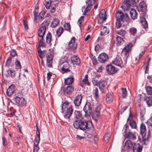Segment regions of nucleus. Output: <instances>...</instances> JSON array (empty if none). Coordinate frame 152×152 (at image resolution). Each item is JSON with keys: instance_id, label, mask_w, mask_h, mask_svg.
Listing matches in <instances>:
<instances>
[{"instance_id": "47", "label": "nucleus", "mask_w": 152, "mask_h": 152, "mask_svg": "<svg viewBox=\"0 0 152 152\" xmlns=\"http://www.w3.org/2000/svg\"><path fill=\"white\" fill-rule=\"evenodd\" d=\"M37 142V144H36L35 142L34 143V148H33V152H37L38 151L39 149V147L38 146V144L39 143L38 142Z\"/></svg>"}, {"instance_id": "28", "label": "nucleus", "mask_w": 152, "mask_h": 152, "mask_svg": "<svg viewBox=\"0 0 152 152\" xmlns=\"http://www.w3.org/2000/svg\"><path fill=\"white\" fill-rule=\"evenodd\" d=\"M107 83L106 81H102L99 82V87L102 91L104 90L106 88Z\"/></svg>"}, {"instance_id": "17", "label": "nucleus", "mask_w": 152, "mask_h": 152, "mask_svg": "<svg viewBox=\"0 0 152 152\" xmlns=\"http://www.w3.org/2000/svg\"><path fill=\"white\" fill-rule=\"evenodd\" d=\"M98 61L101 63H103L107 61L108 59V55L105 53L101 54L98 57Z\"/></svg>"}, {"instance_id": "35", "label": "nucleus", "mask_w": 152, "mask_h": 152, "mask_svg": "<svg viewBox=\"0 0 152 152\" xmlns=\"http://www.w3.org/2000/svg\"><path fill=\"white\" fill-rule=\"evenodd\" d=\"M36 135L37 137H36L35 139V141L36 142H38V143H39L40 140V132L39 129H37V130Z\"/></svg>"}, {"instance_id": "31", "label": "nucleus", "mask_w": 152, "mask_h": 152, "mask_svg": "<svg viewBox=\"0 0 152 152\" xmlns=\"http://www.w3.org/2000/svg\"><path fill=\"white\" fill-rule=\"evenodd\" d=\"M145 100L148 107L152 106V97L151 96H147L145 97Z\"/></svg>"}, {"instance_id": "29", "label": "nucleus", "mask_w": 152, "mask_h": 152, "mask_svg": "<svg viewBox=\"0 0 152 152\" xmlns=\"http://www.w3.org/2000/svg\"><path fill=\"white\" fill-rule=\"evenodd\" d=\"M130 14L132 18L133 19H136L137 18V13L134 9L132 8L130 11Z\"/></svg>"}, {"instance_id": "30", "label": "nucleus", "mask_w": 152, "mask_h": 152, "mask_svg": "<svg viewBox=\"0 0 152 152\" xmlns=\"http://www.w3.org/2000/svg\"><path fill=\"white\" fill-rule=\"evenodd\" d=\"M43 37L41 38L38 42V46L37 47V49H40V47H45L46 46L45 43L44 42Z\"/></svg>"}, {"instance_id": "14", "label": "nucleus", "mask_w": 152, "mask_h": 152, "mask_svg": "<svg viewBox=\"0 0 152 152\" xmlns=\"http://www.w3.org/2000/svg\"><path fill=\"white\" fill-rule=\"evenodd\" d=\"M96 0H87L86 3L88 5L86 7L85 10L84 11V15H88L87 13L90 10L91 7L94 4Z\"/></svg>"}, {"instance_id": "58", "label": "nucleus", "mask_w": 152, "mask_h": 152, "mask_svg": "<svg viewBox=\"0 0 152 152\" xmlns=\"http://www.w3.org/2000/svg\"><path fill=\"white\" fill-rule=\"evenodd\" d=\"M10 55L12 57H14L17 55L16 52L15 50H13L11 51Z\"/></svg>"}, {"instance_id": "7", "label": "nucleus", "mask_w": 152, "mask_h": 152, "mask_svg": "<svg viewBox=\"0 0 152 152\" xmlns=\"http://www.w3.org/2000/svg\"><path fill=\"white\" fill-rule=\"evenodd\" d=\"M134 0H125L121 7L124 11H128L130 9L131 6L134 5Z\"/></svg>"}, {"instance_id": "22", "label": "nucleus", "mask_w": 152, "mask_h": 152, "mask_svg": "<svg viewBox=\"0 0 152 152\" xmlns=\"http://www.w3.org/2000/svg\"><path fill=\"white\" fill-rule=\"evenodd\" d=\"M15 91V86L14 85H11L8 88L6 92V94L8 96H10L13 94Z\"/></svg>"}, {"instance_id": "12", "label": "nucleus", "mask_w": 152, "mask_h": 152, "mask_svg": "<svg viewBox=\"0 0 152 152\" xmlns=\"http://www.w3.org/2000/svg\"><path fill=\"white\" fill-rule=\"evenodd\" d=\"M101 109L102 107L101 106H98L92 113V118L96 121H97L98 118L99 117Z\"/></svg>"}, {"instance_id": "19", "label": "nucleus", "mask_w": 152, "mask_h": 152, "mask_svg": "<svg viewBox=\"0 0 152 152\" xmlns=\"http://www.w3.org/2000/svg\"><path fill=\"white\" fill-rule=\"evenodd\" d=\"M142 148V145L139 143H135L133 147V152H141Z\"/></svg>"}, {"instance_id": "15", "label": "nucleus", "mask_w": 152, "mask_h": 152, "mask_svg": "<svg viewBox=\"0 0 152 152\" xmlns=\"http://www.w3.org/2000/svg\"><path fill=\"white\" fill-rule=\"evenodd\" d=\"M15 99V103L18 105L22 106H26V102L24 98L16 96Z\"/></svg>"}, {"instance_id": "8", "label": "nucleus", "mask_w": 152, "mask_h": 152, "mask_svg": "<svg viewBox=\"0 0 152 152\" xmlns=\"http://www.w3.org/2000/svg\"><path fill=\"white\" fill-rule=\"evenodd\" d=\"M77 47V43L76 42V39L74 37L71 38L68 44V49L72 50L75 53L76 51V50Z\"/></svg>"}, {"instance_id": "62", "label": "nucleus", "mask_w": 152, "mask_h": 152, "mask_svg": "<svg viewBox=\"0 0 152 152\" xmlns=\"http://www.w3.org/2000/svg\"><path fill=\"white\" fill-rule=\"evenodd\" d=\"M88 72V74L86 75L85 76H88V75H90L89 74H91V75H94V74H95L94 72L92 71V70H89Z\"/></svg>"}, {"instance_id": "41", "label": "nucleus", "mask_w": 152, "mask_h": 152, "mask_svg": "<svg viewBox=\"0 0 152 152\" xmlns=\"http://www.w3.org/2000/svg\"><path fill=\"white\" fill-rule=\"evenodd\" d=\"M129 32L132 35H134L137 32V28L134 27H132L129 29Z\"/></svg>"}, {"instance_id": "63", "label": "nucleus", "mask_w": 152, "mask_h": 152, "mask_svg": "<svg viewBox=\"0 0 152 152\" xmlns=\"http://www.w3.org/2000/svg\"><path fill=\"white\" fill-rule=\"evenodd\" d=\"M62 70L64 73L69 72L70 71V70L69 68H64V67H62Z\"/></svg>"}, {"instance_id": "21", "label": "nucleus", "mask_w": 152, "mask_h": 152, "mask_svg": "<svg viewBox=\"0 0 152 152\" xmlns=\"http://www.w3.org/2000/svg\"><path fill=\"white\" fill-rule=\"evenodd\" d=\"M132 46V44L130 43L127 45L123 49L122 53L125 55H126L129 53V51Z\"/></svg>"}, {"instance_id": "44", "label": "nucleus", "mask_w": 152, "mask_h": 152, "mask_svg": "<svg viewBox=\"0 0 152 152\" xmlns=\"http://www.w3.org/2000/svg\"><path fill=\"white\" fill-rule=\"evenodd\" d=\"M106 100L107 102L111 101L113 99V96L112 94L111 93H108L106 95Z\"/></svg>"}, {"instance_id": "23", "label": "nucleus", "mask_w": 152, "mask_h": 152, "mask_svg": "<svg viewBox=\"0 0 152 152\" xmlns=\"http://www.w3.org/2000/svg\"><path fill=\"white\" fill-rule=\"evenodd\" d=\"M133 147V144L132 142L129 140H127L125 142L124 146V148L128 150H132Z\"/></svg>"}, {"instance_id": "60", "label": "nucleus", "mask_w": 152, "mask_h": 152, "mask_svg": "<svg viewBox=\"0 0 152 152\" xmlns=\"http://www.w3.org/2000/svg\"><path fill=\"white\" fill-rule=\"evenodd\" d=\"M23 22L25 28L26 29H28V26L27 22V21L26 20H23Z\"/></svg>"}, {"instance_id": "37", "label": "nucleus", "mask_w": 152, "mask_h": 152, "mask_svg": "<svg viewBox=\"0 0 152 152\" xmlns=\"http://www.w3.org/2000/svg\"><path fill=\"white\" fill-rule=\"evenodd\" d=\"M64 29L62 27H60L56 31V33L58 37H60L63 33Z\"/></svg>"}, {"instance_id": "24", "label": "nucleus", "mask_w": 152, "mask_h": 152, "mask_svg": "<svg viewBox=\"0 0 152 152\" xmlns=\"http://www.w3.org/2000/svg\"><path fill=\"white\" fill-rule=\"evenodd\" d=\"M71 60L73 64L79 65L81 63L79 58L75 56H73L71 58Z\"/></svg>"}, {"instance_id": "33", "label": "nucleus", "mask_w": 152, "mask_h": 152, "mask_svg": "<svg viewBox=\"0 0 152 152\" xmlns=\"http://www.w3.org/2000/svg\"><path fill=\"white\" fill-rule=\"evenodd\" d=\"M124 41L121 37L118 36L116 38V42L118 45H120L123 44Z\"/></svg>"}, {"instance_id": "4", "label": "nucleus", "mask_w": 152, "mask_h": 152, "mask_svg": "<svg viewBox=\"0 0 152 152\" xmlns=\"http://www.w3.org/2000/svg\"><path fill=\"white\" fill-rule=\"evenodd\" d=\"M146 129L145 125L142 123L140 127V133L142 138V142L144 144L147 145L149 139L151 137V133L150 131L148 133L147 137H145Z\"/></svg>"}, {"instance_id": "54", "label": "nucleus", "mask_w": 152, "mask_h": 152, "mask_svg": "<svg viewBox=\"0 0 152 152\" xmlns=\"http://www.w3.org/2000/svg\"><path fill=\"white\" fill-rule=\"evenodd\" d=\"M149 66H148V65H143V68L145 70V74H148L149 69Z\"/></svg>"}, {"instance_id": "2", "label": "nucleus", "mask_w": 152, "mask_h": 152, "mask_svg": "<svg viewBox=\"0 0 152 152\" xmlns=\"http://www.w3.org/2000/svg\"><path fill=\"white\" fill-rule=\"evenodd\" d=\"M89 123L91 124V126H93L91 122H90L81 120H76L74 122L73 125L74 127L76 129H79L80 130L84 131L87 129H88L90 127L89 126Z\"/></svg>"}, {"instance_id": "40", "label": "nucleus", "mask_w": 152, "mask_h": 152, "mask_svg": "<svg viewBox=\"0 0 152 152\" xmlns=\"http://www.w3.org/2000/svg\"><path fill=\"white\" fill-rule=\"evenodd\" d=\"M145 88L146 90L147 94L149 95H152V87L147 86L145 87Z\"/></svg>"}, {"instance_id": "20", "label": "nucleus", "mask_w": 152, "mask_h": 152, "mask_svg": "<svg viewBox=\"0 0 152 152\" xmlns=\"http://www.w3.org/2000/svg\"><path fill=\"white\" fill-rule=\"evenodd\" d=\"M82 99L81 94L77 96L74 100V103L75 106H79L80 105Z\"/></svg>"}, {"instance_id": "43", "label": "nucleus", "mask_w": 152, "mask_h": 152, "mask_svg": "<svg viewBox=\"0 0 152 152\" xmlns=\"http://www.w3.org/2000/svg\"><path fill=\"white\" fill-rule=\"evenodd\" d=\"M64 27L66 30L69 32H71V26L69 23H65Z\"/></svg>"}, {"instance_id": "16", "label": "nucleus", "mask_w": 152, "mask_h": 152, "mask_svg": "<svg viewBox=\"0 0 152 152\" xmlns=\"http://www.w3.org/2000/svg\"><path fill=\"white\" fill-rule=\"evenodd\" d=\"M61 91H63V92H66L67 94L71 95L73 92L74 88L72 86H69L66 87L65 90L64 87H61Z\"/></svg>"}, {"instance_id": "42", "label": "nucleus", "mask_w": 152, "mask_h": 152, "mask_svg": "<svg viewBox=\"0 0 152 152\" xmlns=\"http://www.w3.org/2000/svg\"><path fill=\"white\" fill-rule=\"evenodd\" d=\"M117 33L118 34L122 36V37H124L126 34V32L125 30L121 29L120 30L118 31L117 32Z\"/></svg>"}, {"instance_id": "64", "label": "nucleus", "mask_w": 152, "mask_h": 152, "mask_svg": "<svg viewBox=\"0 0 152 152\" xmlns=\"http://www.w3.org/2000/svg\"><path fill=\"white\" fill-rule=\"evenodd\" d=\"M92 82L94 86L97 85L98 84V82L97 80H95V79L93 80H92Z\"/></svg>"}, {"instance_id": "61", "label": "nucleus", "mask_w": 152, "mask_h": 152, "mask_svg": "<svg viewBox=\"0 0 152 152\" xmlns=\"http://www.w3.org/2000/svg\"><path fill=\"white\" fill-rule=\"evenodd\" d=\"M3 144L4 146H6L7 145V142L6 139L3 137H2Z\"/></svg>"}, {"instance_id": "6", "label": "nucleus", "mask_w": 152, "mask_h": 152, "mask_svg": "<svg viewBox=\"0 0 152 152\" xmlns=\"http://www.w3.org/2000/svg\"><path fill=\"white\" fill-rule=\"evenodd\" d=\"M49 21L48 20L44 21L41 24L38 31V36L39 37L42 38L45 34L46 30V27L49 24Z\"/></svg>"}, {"instance_id": "34", "label": "nucleus", "mask_w": 152, "mask_h": 152, "mask_svg": "<svg viewBox=\"0 0 152 152\" xmlns=\"http://www.w3.org/2000/svg\"><path fill=\"white\" fill-rule=\"evenodd\" d=\"M139 7L142 11L145 10L147 8L146 4L144 1L141 2L140 3Z\"/></svg>"}, {"instance_id": "32", "label": "nucleus", "mask_w": 152, "mask_h": 152, "mask_svg": "<svg viewBox=\"0 0 152 152\" xmlns=\"http://www.w3.org/2000/svg\"><path fill=\"white\" fill-rule=\"evenodd\" d=\"M74 81L73 77H69L65 79V84L69 85L72 84Z\"/></svg>"}, {"instance_id": "56", "label": "nucleus", "mask_w": 152, "mask_h": 152, "mask_svg": "<svg viewBox=\"0 0 152 152\" xmlns=\"http://www.w3.org/2000/svg\"><path fill=\"white\" fill-rule=\"evenodd\" d=\"M84 18V16H82L81 17L80 19L78 21V24L80 26H81V23L83 21Z\"/></svg>"}, {"instance_id": "55", "label": "nucleus", "mask_w": 152, "mask_h": 152, "mask_svg": "<svg viewBox=\"0 0 152 152\" xmlns=\"http://www.w3.org/2000/svg\"><path fill=\"white\" fill-rule=\"evenodd\" d=\"M45 4L46 8L47 9L49 8L51 3V1H45Z\"/></svg>"}, {"instance_id": "11", "label": "nucleus", "mask_w": 152, "mask_h": 152, "mask_svg": "<svg viewBox=\"0 0 152 152\" xmlns=\"http://www.w3.org/2000/svg\"><path fill=\"white\" fill-rule=\"evenodd\" d=\"M112 63L116 66L122 68L124 64H125L126 62V61H124L123 64V61L121 57L119 56H117L115 58L113 61Z\"/></svg>"}, {"instance_id": "49", "label": "nucleus", "mask_w": 152, "mask_h": 152, "mask_svg": "<svg viewBox=\"0 0 152 152\" xmlns=\"http://www.w3.org/2000/svg\"><path fill=\"white\" fill-rule=\"evenodd\" d=\"M88 77H85V78L82 80V81L85 84L90 86V83L89 82Z\"/></svg>"}, {"instance_id": "39", "label": "nucleus", "mask_w": 152, "mask_h": 152, "mask_svg": "<svg viewBox=\"0 0 152 152\" xmlns=\"http://www.w3.org/2000/svg\"><path fill=\"white\" fill-rule=\"evenodd\" d=\"M38 7L35 8V10L33 12L34 15V21L35 23H37V15L38 14Z\"/></svg>"}, {"instance_id": "25", "label": "nucleus", "mask_w": 152, "mask_h": 152, "mask_svg": "<svg viewBox=\"0 0 152 152\" xmlns=\"http://www.w3.org/2000/svg\"><path fill=\"white\" fill-rule=\"evenodd\" d=\"M93 94L94 97L96 100H99V90L98 88L95 87H94L93 91Z\"/></svg>"}, {"instance_id": "5", "label": "nucleus", "mask_w": 152, "mask_h": 152, "mask_svg": "<svg viewBox=\"0 0 152 152\" xmlns=\"http://www.w3.org/2000/svg\"><path fill=\"white\" fill-rule=\"evenodd\" d=\"M124 132L125 133L124 135L125 138L133 141L136 140L137 138L136 134L135 132H132L131 129H129V126L127 125L126 126Z\"/></svg>"}, {"instance_id": "18", "label": "nucleus", "mask_w": 152, "mask_h": 152, "mask_svg": "<svg viewBox=\"0 0 152 152\" xmlns=\"http://www.w3.org/2000/svg\"><path fill=\"white\" fill-rule=\"evenodd\" d=\"M106 69L108 73L111 75L114 74L117 71V69L112 65L107 66Z\"/></svg>"}, {"instance_id": "1", "label": "nucleus", "mask_w": 152, "mask_h": 152, "mask_svg": "<svg viewBox=\"0 0 152 152\" xmlns=\"http://www.w3.org/2000/svg\"><path fill=\"white\" fill-rule=\"evenodd\" d=\"M62 112L65 111L64 117L66 118H69L72 114L73 109L72 105L68 102H65L61 106Z\"/></svg>"}, {"instance_id": "59", "label": "nucleus", "mask_w": 152, "mask_h": 152, "mask_svg": "<svg viewBox=\"0 0 152 152\" xmlns=\"http://www.w3.org/2000/svg\"><path fill=\"white\" fill-rule=\"evenodd\" d=\"M69 63L68 62H65L62 67H64V68H69Z\"/></svg>"}, {"instance_id": "13", "label": "nucleus", "mask_w": 152, "mask_h": 152, "mask_svg": "<svg viewBox=\"0 0 152 152\" xmlns=\"http://www.w3.org/2000/svg\"><path fill=\"white\" fill-rule=\"evenodd\" d=\"M106 12L104 10H102L98 15V21L100 23H102L106 19Z\"/></svg>"}, {"instance_id": "57", "label": "nucleus", "mask_w": 152, "mask_h": 152, "mask_svg": "<svg viewBox=\"0 0 152 152\" xmlns=\"http://www.w3.org/2000/svg\"><path fill=\"white\" fill-rule=\"evenodd\" d=\"M110 138V135H108V134H106L104 136V140L106 142H107Z\"/></svg>"}, {"instance_id": "48", "label": "nucleus", "mask_w": 152, "mask_h": 152, "mask_svg": "<svg viewBox=\"0 0 152 152\" xmlns=\"http://www.w3.org/2000/svg\"><path fill=\"white\" fill-rule=\"evenodd\" d=\"M122 96L123 98H125L127 96V91L126 88H122Z\"/></svg>"}, {"instance_id": "52", "label": "nucleus", "mask_w": 152, "mask_h": 152, "mask_svg": "<svg viewBox=\"0 0 152 152\" xmlns=\"http://www.w3.org/2000/svg\"><path fill=\"white\" fill-rule=\"evenodd\" d=\"M12 61V58L11 57H8L6 63V66L8 67H9L10 65V64Z\"/></svg>"}, {"instance_id": "53", "label": "nucleus", "mask_w": 152, "mask_h": 152, "mask_svg": "<svg viewBox=\"0 0 152 152\" xmlns=\"http://www.w3.org/2000/svg\"><path fill=\"white\" fill-rule=\"evenodd\" d=\"M7 72L9 76H14L15 75V70L9 69L8 70Z\"/></svg>"}, {"instance_id": "45", "label": "nucleus", "mask_w": 152, "mask_h": 152, "mask_svg": "<svg viewBox=\"0 0 152 152\" xmlns=\"http://www.w3.org/2000/svg\"><path fill=\"white\" fill-rule=\"evenodd\" d=\"M143 26L144 28H146L148 27V23L146 21V19L145 18H142L141 20Z\"/></svg>"}, {"instance_id": "3", "label": "nucleus", "mask_w": 152, "mask_h": 152, "mask_svg": "<svg viewBox=\"0 0 152 152\" xmlns=\"http://www.w3.org/2000/svg\"><path fill=\"white\" fill-rule=\"evenodd\" d=\"M38 55L41 58H43L46 56L47 58L46 64L49 67L52 66L53 56L52 54L49 53H47L46 50L41 51L40 49L38 50Z\"/></svg>"}, {"instance_id": "46", "label": "nucleus", "mask_w": 152, "mask_h": 152, "mask_svg": "<svg viewBox=\"0 0 152 152\" xmlns=\"http://www.w3.org/2000/svg\"><path fill=\"white\" fill-rule=\"evenodd\" d=\"M129 124L132 128L136 129L137 128V124L135 121L134 120L130 121Z\"/></svg>"}, {"instance_id": "27", "label": "nucleus", "mask_w": 152, "mask_h": 152, "mask_svg": "<svg viewBox=\"0 0 152 152\" xmlns=\"http://www.w3.org/2000/svg\"><path fill=\"white\" fill-rule=\"evenodd\" d=\"M46 43L49 44L51 46V42L52 41V37L51 33L49 32H48L46 35Z\"/></svg>"}, {"instance_id": "36", "label": "nucleus", "mask_w": 152, "mask_h": 152, "mask_svg": "<svg viewBox=\"0 0 152 152\" xmlns=\"http://www.w3.org/2000/svg\"><path fill=\"white\" fill-rule=\"evenodd\" d=\"M59 20L58 19H54L51 23V27L53 28L56 27L59 23Z\"/></svg>"}, {"instance_id": "26", "label": "nucleus", "mask_w": 152, "mask_h": 152, "mask_svg": "<svg viewBox=\"0 0 152 152\" xmlns=\"http://www.w3.org/2000/svg\"><path fill=\"white\" fill-rule=\"evenodd\" d=\"M109 30L107 27L105 26H102L101 28V35L102 36L106 35L108 34Z\"/></svg>"}, {"instance_id": "50", "label": "nucleus", "mask_w": 152, "mask_h": 152, "mask_svg": "<svg viewBox=\"0 0 152 152\" xmlns=\"http://www.w3.org/2000/svg\"><path fill=\"white\" fill-rule=\"evenodd\" d=\"M15 64L17 68L20 69L21 68V65L20 62L17 59H16L15 61Z\"/></svg>"}, {"instance_id": "51", "label": "nucleus", "mask_w": 152, "mask_h": 152, "mask_svg": "<svg viewBox=\"0 0 152 152\" xmlns=\"http://www.w3.org/2000/svg\"><path fill=\"white\" fill-rule=\"evenodd\" d=\"M124 22L120 20H117L116 22V27L117 28H120L122 25V24Z\"/></svg>"}, {"instance_id": "9", "label": "nucleus", "mask_w": 152, "mask_h": 152, "mask_svg": "<svg viewBox=\"0 0 152 152\" xmlns=\"http://www.w3.org/2000/svg\"><path fill=\"white\" fill-rule=\"evenodd\" d=\"M83 110L85 114L84 116L88 117L91 114L92 112V106L91 104L89 102H87L83 108Z\"/></svg>"}, {"instance_id": "10", "label": "nucleus", "mask_w": 152, "mask_h": 152, "mask_svg": "<svg viewBox=\"0 0 152 152\" xmlns=\"http://www.w3.org/2000/svg\"><path fill=\"white\" fill-rule=\"evenodd\" d=\"M116 18L117 20H120L124 22L129 20V17L127 14L125 15L121 12H118L116 14Z\"/></svg>"}, {"instance_id": "38", "label": "nucleus", "mask_w": 152, "mask_h": 152, "mask_svg": "<svg viewBox=\"0 0 152 152\" xmlns=\"http://www.w3.org/2000/svg\"><path fill=\"white\" fill-rule=\"evenodd\" d=\"M74 114L75 118L76 119H79L81 117L82 115L80 111H75Z\"/></svg>"}]
</instances>
